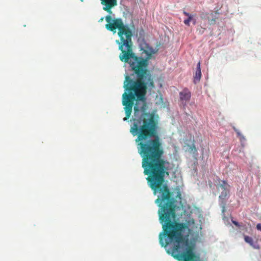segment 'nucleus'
Returning <instances> with one entry per match:
<instances>
[{"label": "nucleus", "instance_id": "obj_1", "mask_svg": "<svg viewBox=\"0 0 261 261\" xmlns=\"http://www.w3.org/2000/svg\"><path fill=\"white\" fill-rule=\"evenodd\" d=\"M108 22L107 30L115 33L117 29L120 40L116 42L121 53L119 58L121 61L128 63L137 76L133 80L126 75L123 88L125 92L122 94V105L124 106L126 114L123 118L127 120L130 116L133 106L134 116L130 126V133L137 136L135 142L138 152L142 159H163L164 149L161 140L158 135V122L153 113L147 112L148 106L145 97L147 89L154 87L153 77L148 70V61L154 54L152 47L142 49L145 58L138 57L133 49L132 38L134 35V25L125 24L121 18L113 19L108 15L106 17Z\"/></svg>", "mask_w": 261, "mask_h": 261}, {"label": "nucleus", "instance_id": "obj_2", "mask_svg": "<svg viewBox=\"0 0 261 261\" xmlns=\"http://www.w3.org/2000/svg\"><path fill=\"white\" fill-rule=\"evenodd\" d=\"M217 189L219 191L222 190L219 199L221 200V207H222V212L223 214L225 212V200L227 198L229 193V185L225 180H221L217 186Z\"/></svg>", "mask_w": 261, "mask_h": 261}, {"label": "nucleus", "instance_id": "obj_3", "mask_svg": "<svg viewBox=\"0 0 261 261\" xmlns=\"http://www.w3.org/2000/svg\"><path fill=\"white\" fill-rule=\"evenodd\" d=\"M101 4L104 6L103 9L108 12H111V9L117 5V0H100Z\"/></svg>", "mask_w": 261, "mask_h": 261}, {"label": "nucleus", "instance_id": "obj_4", "mask_svg": "<svg viewBox=\"0 0 261 261\" xmlns=\"http://www.w3.org/2000/svg\"><path fill=\"white\" fill-rule=\"evenodd\" d=\"M191 96V92L188 89H184L179 93L180 99L182 101H189L190 99Z\"/></svg>", "mask_w": 261, "mask_h": 261}, {"label": "nucleus", "instance_id": "obj_5", "mask_svg": "<svg viewBox=\"0 0 261 261\" xmlns=\"http://www.w3.org/2000/svg\"><path fill=\"white\" fill-rule=\"evenodd\" d=\"M246 242L254 249L259 248V245L258 244V240L257 239H254L251 237L246 236Z\"/></svg>", "mask_w": 261, "mask_h": 261}, {"label": "nucleus", "instance_id": "obj_6", "mask_svg": "<svg viewBox=\"0 0 261 261\" xmlns=\"http://www.w3.org/2000/svg\"><path fill=\"white\" fill-rule=\"evenodd\" d=\"M183 13L185 15L188 16V18L185 19L184 22L186 25L189 26L190 22L193 20L192 16L190 14L185 11H184Z\"/></svg>", "mask_w": 261, "mask_h": 261}, {"label": "nucleus", "instance_id": "obj_7", "mask_svg": "<svg viewBox=\"0 0 261 261\" xmlns=\"http://www.w3.org/2000/svg\"><path fill=\"white\" fill-rule=\"evenodd\" d=\"M201 76V70H196L195 72V75L194 76V82L196 83L197 82H199Z\"/></svg>", "mask_w": 261, "mask_h": 261}, {"label": "nucleus", "instance_id": "obj_8", "mask_svg": "<svg viewBox=\"0 0 261 261\" xmlns=\"http://www.w3.org/2000/svg\"><path fill=\"white\" fill-rule=\"evenodd\" d=\"M208 14H209L208 13L202 12L200 14V17L202 19H208L209 18V17L208 16Z\"/></svg>", "mask_w": 261, "mask_h": 261}, {"label": "nucleus", "instance_id": "obj_9", "mask_svg": "<svg viewBox=\"0 0 261 261\" xmlns=\"http://www.w3.org/2000/svg\"><path fill=\"white\" fill-rule=\"evenodd\" d=\"M218 18L217 17H215V18H213L211 19H210V18L208 19V20L209 21V23L210 24H214L216 22V19H217Z\"/></svg>", "mask_w": 261, "mask_h": 261}, {"label": "nucleus", "instance_id": "obj_10", "mask_svg": "<svg viewBox=\"0 0 261 261\" xmlns=\"http://www.w3.org/2000/svg\"><path fill=\"white\" fill-rule=\"evenodd\" d=\"M190 149L191 151H194V152L196 151V147L194 144H193L192 145L190 146Z\"/></svg>", "mask_w": 261, "mask_h": 261}, {"label": "nucleus", "instance_id": "obj_11", "mask_svg": "<svg viewBox=\"0 0 261 261\" xmlns=\"http://www.w3.org/2000/svg\"><path fill=\"white\" fill-rule=\"evenodd\" d=\"M256 228L261 231V223L257 224L256 225Z\"/></svg>", "mask_w": 261, "mask_h": 261}, {"label": "nucleus", "instance_id": "obj_12", "mask_svg": "<svg viewBox=\"0 0 261 261\" xmlns=\"http://www.w3.org/2000/svg\"><path fill=\"white\" fill-rule=\"evenodd\" d=\"M196 70H201L200 69V62H199L197 64Z\"/></svg>", "mask_w": 261, "mask_h": 261}, {"label": "nucleus", "instance_id": "obj_13", "mask_svg": "<svg viewBox=\"0 0 261 261\" xmlns=\"http://www.w3.org/2000/svg\"><path fill=\"white\" fill-rule=\"evenodd\" d=\"M232 222H233V223L234 224H235L236 226H238V225H239L238 223L237 222L234 221H232Z\"/></svg>", "mask_w": 261, "mask_h": 261}, {"label": "nucleus", "instance_id": "obj_14", "mask_svg": "<svg viewBox=\"0 0 261 261\" xmlns=\"http://www.w3.org/2000/svg\"><path fill=\"white\" fill-rule=\"evenodd\" d=\"M194 23H195V20H194Z\"/></svg>", "mask_w": 261, "mask_h": 261}]
</instances>
